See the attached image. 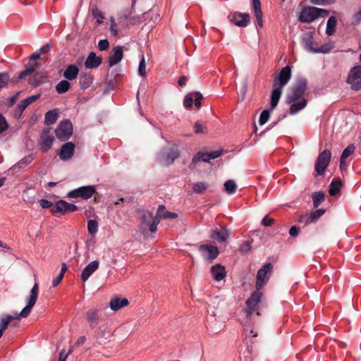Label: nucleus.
<instances>
[{
    "instance_id": "nucleus-1",
    "label": "nucleus",
    "mask_w": 361,
    "mask_h": 361,
    "mask_svg": "<svg viewBox=\"0 0 361 361\" xmlns=\"http://www.w3.org/2000/svg\"><path fill=\"white\" fill-rule=\"evenodd\" d=\"M307 85L305 79L299 78L290 88L286 96V102L290 105L288 110L290 114L295 115L306 107L307 101L304 94L307 90Z\"/></svg>"
},
{
    "instance_id": "nucleus-2",
    "label": "nucleus",
    "mask_w": 361,
    "mask_h": 361,
    "mask_svg": "<svg viewBox=\"0 0 361 361\" xmlns=\"http://www.w3.org/2000/svg\"><path fill=\"white\" fill-rule=\"evenodd\" d=\"M39 294V286L37 282L32 288L30 295L27 299L26 306L21 310L20 314H5L0 319V329L6 330L13 320H19L20 317L26 318L30 313L32 307L36 303Z\"/></svg>"
},
{
    "instance_id": "nucleus-3",
    "label": "nucleus",
    "mask_w": 361,
    "mask_h": 361,
    "mask_svg": "<svg viewBox=\"0 0 361 361\" xmlns=\"http://www.w3.org/2000/svg\"><path fill=\"white\" fill-rule=\"evenodd\" d=\"M290 78L291 68L288 66L283 67L279 74L274 78L271 94V110L274 109L277 106L281 98L283 89L288 83Z\"/></svg>"
},
{
    "instance_id": "nucleus-4",
    "label": "nucleus",
    "mask_w": 361,
    "mask_h": 361,
    "mask_svg": "<svg viewBox=\"0 0 361 361\" xmlns=\"http://www.w3.org/2000/svg\"><path fill=\"white\" fill-rule=\"evenodd\" d=\"M327 10L313 6L306 7L300 13L299 20L302 23H312L319 17L329 16Z\"/></svg>"
},
{
    "instance_id": "nucleus-5",
    "label": "nucleus",
    "mask_w": 361,
    "mask_h": 361,
    "mask_svg": "<svg viewBox=\"0 0 361 361\" xmlns=\"http://www.w3.org/2000/svg\"><path fill=\"white\" fill-rule=\"evenodd\" d=\"M262 293L259 290L254 291L246 301V306L244 310L246 317L252 319L254 314L259 315L258 312L259 303L261 300Z\"/></svg>"
},
{
    "instance_id": "nucleus-6",
    "label": "nucleus",
    "mask_w": 361,
    "mask_h": 361,
    "mask_svg": "<svg viewBox=\"0 0 361 361\" xmlns=\"http://www.w3.org/2000/svg\"><path fill=\"white\" fill-rule=\"evenodd\" d=\"M331 159V153L329 149H325L319 154L314 165L317 176L322 175L324 173L330 163Z\"/></svg>"
},
{
    "instance_id": "nucleus-7",
    "label": "nucleus",
    "mask_w": 361,
    "mask_h": 361,
    "mask_svg": "<svg viewBox=\"0 0 361 361\" xmlns=\"http://www.w3.org/2000/svg\"><path fill=\"white\" fill-rule=\"evenodd\" d=\"M95 192L96 187L94 185L82 186L68 192L67 197L68 198L81 197L84 200H87L90 198Z\"/></svg>"
},
{
    "instance_id": "nucleus-8",
    "label": "nucleus",
    "mask_w": 361,
    "mask_h": 361,
    "mask_svg": "<svg viewBox=\"0 0 361 361\" xmlns=\"http://www.w3.org/2000/svg\"><path fill=\"white\" fill-rule=\"evenodd\" d=\"M56 137L65 141L68 140L73 134V125L70 120L61 121L55 130Z\"/></svg>"
},
{
    "instance_id": "nucleus-9",
    "label": "nucleus",
    "mask_w": 361,
    "mask_h": 361,
    "mask_svg": "<svg viewBox=\"0 0 361 361\" xmlns=\"http://www.w3.org/2000/svg\"><path fill=\"white\" fill-rule=\"evenodd\" d=\"M272 268L273 266L271 263H267L258 270L255 283V286L257 290L261 289L268 281V274L271 273Z\"/></svg>"
},
{
    "instance_id": "nucleus-10",
    "label": "nucleus",
    "mask_w": 361,
    "mask_h": 361,
    "mask_svg": "<svg viewBox=\"0 0 361 361\" xmlns=\"http://www.w3.org/2000/svg\"><path fill=\"white\" fill-rule=\"evenodd\" d=\"M347 82L353 90H361V66H354L350 71Z\"/></svg>"
},
{
    "instance_id": "nucleus-11",
    "label": "nucleus",
    "mask_w": 361,
    "mask_h": 361,
    "mask_svg": "<svg viewBox=\"0 0 361 361\" xmlns=\"http://www.w3.org/2000/svg\"><path fill=\"white\" fill-rule=\"evenodd\" d=\"M179 156L178 150L174 149H165L158 154V161L163 166H169L173 163Z\"/></svg>"
},
{
    "instance_id": "nucleus-12",
    "label": "nucleus",
    "mask_w": 361,
    "mask_h": 361,
    "mask_svg": "<svg viewBox=\"0 0 361 361\" xmlns=\"http://www.w3.org/2000/svg\"><path fill=\"white\" fill-rule=\"evenodd\" d=\"M77 206L74 204L67 202L64 200H59L51 209V212L54 215H56L57 213L65 214L68 212H74L77 210Z\"/></svg>"
},
{
    "instance_id": "nucleus-13",
    "label": "nucleus",
    "mask_w": 361,
    "mask_h": 361,
    "mask_svg": "<svg viewBox=\"0 0 361 361\" xmlns=\"http://www.w3.org/2000/svg\"><path fill=\"white\" fill-rule=\"evenodd\" d=\"M250 18V15L244 13L233 12L228 16V19L231 23L242 27L248 25Z\"/></svg>"
},
{
    "instance_id": "nucleus-14",
    "label": "nucleus",
    "mask_w": 361,
    "mask_h": 361,
    "mask_svg": "<svg viewBox=\"0 0 361 361\" xmlns=\"http://www.w3.org/2000/svg\"><path fill=\"white\" fill-rule=\"evenodd\" d=\"M230 235L231 232L227 228L221 227L220 229L216 228L212 230L210 238L219 243H222L227 241Z\"/></svg>"
},
{
    "instance_id": "nucleus-15",
    "label": "nucleus",
    "mask_w": 361,
    "mask_h": 361,
    "mask_svg": "<svg viewBox=\"0 0 361 361\" xmlns=\"http://www.w3.org/2000/svg\"><path fill=\"white\" fill-rule=\"evenodd\" d=\"M54 136L51 133V130L49 128H47L43 130L40 140H39V145L41 149L44 152L48 151L53 144Z\"/></svg>"
},
{
    "instance_id": "nucleus-16",
    "label": "nucleus",
    "mask_w": 361,
    "mask_h": 361,
    "mask_svg": "<svg viewBox=\"0 0 361 361\" xmlns=\"http://www.w3.org/2000/svg\"><path fill=\"white\" fill-rule=\"evenodd\" d=\"M159 222L160 220L159 218L153 216L152 212H146L142 216V226L145 227L148 226L152 233L157 230V225Z\"/></svg>"
},
{
    "instance_id": "nucleus-17",
    "label": "nucleus",
    "mask_w": 361,
    "mask_h": 361,
    "mask_svg": "<svg viewBox=\"0 0 361 361\" xmlns=\"http://www.w3.org/2000/svg\"><path fill=\"white\" fill-rule=\"evenodd\" d=\"M123 57V47L118 45L113 48L109 57V66L112 67L118 64Z\"/></svg>"
},
{
    "instance_id": "nucleus-18",
    "label": "nucleus",
    "mask_w": 361,
    "mask_h": 361,
    "mask_svg": "<svg viewBox=\"0 0 361 361\" xmlns=\"http://www.w3.org/2000/svg\"><path fill=\"white\" fill-rule=\"evenodd\" d=\"M200 250L204 257H207L210 260H213L217 257L219 254L218 247L214 245L204 244L200 246Z\"/></svg>"
},
{
    "instance_id": "nucleus-19",
    "label": "nucleus",
    "mask_w": 361,
    "mask_h": 361,
    "mask_svg": "<svg viewBox=\"0 0 361 361\" xmlns=\"http://www.w3.org/2000/svg\"><path fill=\"white\" fill-rule=\"evenodd\" d=\"M99 266V262L98 260H94L90 262L82 269L80 279L83 282L87 281V279L92 276V274L97 270Z\"/></svg>"
},
{
    "instance_id": "nucleus-20",
    "label": "nucleus",
    "mask_w": 361,
    "mask_h": 361,
    "mask_svg": "<svg viewBox=\"0 0 361 361\" xmlns=\"http://www.w3.org/2000/svg\"><path fill=\"white\" fill-rule=\"evenodd\" d=\"M75 145L71 142H66L61 146L59 156L61 160L67 161L73 157Z\"/></svg>"
},
{
    "instance_id": "nucleus-21",
    "label": "nucleus",
    "mask_w": 361,
    "mask_h": 361,
    "mask_svg": "<svg viewBox=\"0 0 361 361\" xmlns=\"http://www.w3.org/2000/svg\"><path fill=\"white\" fill-rule=\"evenodd\" d=\"M107 307L101 308H92L87 312V320L90 323L92 328H95L98 324V320L99 318V313L104 309H106Z\"/></svg>"
},
{
    "instance_id": "nucleus-22",
    "label": "nucleus",
    "mask_w": 361,
    "mask_h": 361,
    "mask_svg": "<svg viewBox=\"0 0 361 361\" xmlns=\"http://www.w3.org/2000/svg\"><path fill=\"white\" fill-rule=\"evenodd\" d=\"M302 44L307 51L315 53L317 51V44L313 42L312 36L310 32H306L302 35Z\"/></svg>"
},
{
    "instance_id": "nucleus-23",
    "label": "nucleus",
    "mask_w": 361,
    "mask_h": 361,
    "mask_svg": "<svg viewBox=\"0 0 361 361\" xmlns=\"http://www.w3.org/2000/svg\"><path fill=\"white\" fill-rule=\"evenodd\" d=\"M210 271L212 277L216 281H220L226 277V272L225 267L220 264H216L212 266Z\"/></svg>"
},
{
    "instance_id": "nucleus-24",
    "label": "nucleus",
    "mask_w": 361,
    "mask_h": 361,
    "mask_svg": "<svg viewBox=\"0 0 361 361\" xmlns=\"http://www.w3.org/2000/svg\"><path fill=\"white\" fill-rule=\"evenodd\" d=\"M102 62V59L99 56H97L94 52H90L85 62V66L87 68H96L99 67Z\"/></svg>"
},
{
    "instance_id": "nucleus-25",
    "label": "nucleus",
    "mask_w": 361,
    "mask_h": 361,
    "mask_svg": "<svg viewBox=\"0 0 361 361\" xmlns=\"http://www.w3.org/2000/svg\"><path fill=\"white\" fill-rule=\"evenodd\" d=\"M255 16L257 20V25L259 27H263V13L261 9L260 0H252Z\"/></svg>"
},
{
    "instance_id": "nucleus-26",
    "label": "nucleus",
    "mask_w": 361,
    "mask_h": 361,
    "mask_svg": "<svg viewBox=\"0 0 361 361\" xmlns=\"http://www.w3.org/2000/svg\"><path fill=\"white\" fill-rule=\"evenodd\" d=\"M129 302L126 298H114L109 302V307L113 311H117L128 305Z\"/></svg>"
},
{
    "instance_id": "nucleus-27",
    "label": "nucleus",
    "mask_w": 361,
    "mask_h": 361,
    "mask_svg": "<svg viewBox=\"0 0 361 361\" xmlns=\"http://www.w3.org/2000/svg\"><path fill=\"white\" fill-rule=\"evenodd\" d=\"M79 73L78 68L75 65H69L63 72V77L68 80L75 79Z\"/></svg>"
},
{
    "instance_id": "nucleus-28",
    "label": "nucleus",
    "mask_w": 361,
    "mask_h": 361,
    "mask_svg": "<svg viewBox=\"0 0 361 361\" xmlns=\"http://www.w3.org/2000/svg\"><path fill=\"white\" fill-rule=\"evenodd\" d=\"M156 216L161 220V219H175L178 216V214L174 212H167L164 205H159Z\"/></svg>"
},
{
    "instance_id": "nucleus-29",
    "label": "nucleus",
    "mask_w": 361,
    "mask_h": 361,
    "mask_svg": "<svg viewBox=\"0 0 361 361\" xmlns=\"http://www.w3.org/2000/svg\"><path fill=\"white\" fill-rule=\"evenodd\" d=\"M39 94H35L30 97H28L25 98V99L22 100L18 104V112L20 114L27 107L28 105L32 104V102H35L37 99L39 98Z\"/></svg>"
},
{
    "instance_id": "nucleus-30",
    "label": "nucleus",
    "mask_w": 361,
    "mask_h": 361,
    "mask_svg": "<svg viewBox=\"0 0 361 361\" xmlns=\"http://www.w3.org/2000/svg\"><path fill=\"white\" fill-rule=\"evenodd\" d=\"M58 110L53 109L48 111L44 116V123L47 126L51 125L54 123L58 118Z\"/></svg>"
},
{
    "instance_id": "nucleus-31",
    "label": "nucleus",
    "mask_w": 361,
    "mask_h": 361,
    "mask_svg": "<svg viewBox=\"0 0 361 361\" xmlns=\"http://www.w3.org/2000/svg\"><path fill=\"white\" fill-rule=\"evenodd\" d=\"M111 336V334L106 329H102L101 327L99 329L97 336V339L100 344H104Z\"/></svg>"
},
{
    "instance_id": "nucleus-32",
    "label": "nucleus",
    "mask_w": 361,
    "mask_h": 361,
    "mask_svg": "<svg viewBox=\"0 0 361 361\" xmlns=\"http://www.w3.org/2000/svg\"><path fill=\"white\" fill-rule=\"evenodd\" d=\"M92 77L89 74H82L80 76L79 82L82 89L88 88L92 83Z\"/></svg>"
},
{
    "instance_id": "nucleus-33",
    "label": "nucleus",
    "mask_w": 361,
    "mask_h": 361,
    "mask_svg": "<svg viewBox=\"0 0 361 361\" xmlns=\"http://www.w3.org/2000/svg\"><path fill=\"white\" fill-rule=\"evenodd\" d=\"M336 23L337 20L334 16H331L328 19L326 29V33L327 34V35L330 36L334 34V32H335Z\"/></svg>"
},
{
    "instance_id": "nucleus-34",
    "label": "nucleus",
    "mask_w": 361,
    "mask_h": 361,
    "mask_svg": "<svg viewBox=\"0 0 361 361\" xmlns=\"http://www.w3.org/2000/svg\"><path fill=\"white\" fill-rule=\"evenodd\" d=\"M312 198L313 200V206L314 208H317L322 202L324 201L325 195L322 192H313L312 195Z\"/></svg>"
},
{
    "instance_id": "nucleus-35",
    "label": "nucleus",
    "mask_w": 361,
    "mask_h": 361,
    "mask_svg": "<svg viewBox=\"0 0 361 361\" xmlns=\"http://www.w3.org/2000/svg\"><path fill=\"white\" fill-rule=\"evenodd\" d=\"M354 145H348L342 152L340 159V168H342V164H344V161L346 158H348L350 154H352L355 151Z\"/></svg>"
},
{
    "instance_id": "nucleus-36",
    "label": "nucleus",
    "mask_w": 361,
    "mask_h": 361,
    "mask_svg": "<svg viewBox=\"0 0 361 361\" xmlns=\"http://www.w3.org/2000/svg\"><path fill=\"white\" fill-rule=\"evenodd\" d=\"M341 186V182L339 180L334 179L329 186V193L331 196L336 195L339 191Z\"/></svg>"
},
{
    "instance_id": "nucleus-37",
    "label": "nucleus",
    "mask_w": 361,
    "mask_h": 361,
    "mask_svg": "<svg viewBox=\"0 0 361 361\" xmlns=\"http://www.w3.org/2000/svg\"><path fill=\"white\" fill-rule=\"evenodd\" d=\"M224 190L225 191L229 194H234L237 190V185L233 180H228L224 183Z\"/></svg>"
},
{
    "instance_id": "nucleus-38",
    "label": "nucleus",
    "mask_w": 361,
    "mask_h": 361,
    "mask_svg": "<svg viewBox=\"0 0 361 361\" xmlns=\"http://www.w3.org/2000/svg\"><path fill=\"white\" fill-rule=\"evenodd\" d=\"M70 87H71V84L68 80H61L56 85V91L59 94H63L69 90Z\"/></svg>"
},
{
    "instance_id": "nucleus-39",
    "label": "nucleus",
    "mask_w": 361,
    "mask_h": 361,
    "mask_svg": "<svg viewBox=\"0 0 361 361\" xmlns=\"http://www.w3.org/2000/svg\"><path fill=\"white\" fill-rule=\"evenodd\" d=\"M211 160L210 155L209 153H197L192 159V164H196L200 161H204V162H209Z\"/></svg>"
},
{
    "instance_id": "nucleus-40",
    "label": "nucleus",
    "mask_w": 361,
    "mask_h": 361,
    "mask_svg": "<svg viewBox=\"0 0 361 361\" xmlns=\"http://www.w3.org/2000/svg\"><path fill=\"white\" fill-rule=\"evenodd\" d=\"M209 188V185L204 182H197L193 184L192 190L194 192L200 194Z\"/></svg>"
},
{
    "instance_id": "nucleus-41",
    "label": "nucleus",
    "mask_w": 361,
    "mask_h": 361,
    "mask_svg": "<svg viewBox=\"0 0 361 361\" xmlns=\"http://www.w3.org/2000/svg\"><path fill=\"white\" fill-rule=\"evenodd\" d=\"M33 160L32 155H27L20 160L16 165L13 166V170H16L17 168H23L27 166L29 164L32 162Z\"/></svg>"
},
{
    "instance_id": "nucleus-42",
    "label": "nucleus",
    "mask_w": 361,
    "mask_h": 361,
    "mask_svg": "<svg viewBox=\"0 0 361 361\" xmlns=\"http://www.w3.org/2000/svg\"><path fill=\"white\" fill-rule=\"evenodd\" d=\"M87 230L90 235H94L98 231V224L95 220L91 219L87 222Z\"/></svg>"
},
{
    "instance_id": "nucleus-43",
    "label": "nucleus",
    "mask_w": 361,
    "mask_h": 361,
    "mask_svg": "<svg viewBox=\"0 0 361 361\" xmlns=\"http://www.w3.org/2000/svg\"><path fill=\"white\" fill-rule=\"evenodd\" d=\"M92 14L93 17L96 19L97 23L98 24H101L103 23L104 17L102 12L99 9H98L97 8H93L92 9Z\"/></svg>"
},
{
    "instance_id": "nucleus-44",
    "label": "nucleus",
    "mask_w": 361,
    "mask_h": 361,
    "mask_svg": "<svg viewBox=\"0 0 361 361\" xmlns=\"http://www.w3.org/2000/svg\"><path fill=\"white\" fill-rule=\"evenodd\" d=\"M9 78L10 75L8 73H0V90L7 86Z\"/></svg>"
},
{
    "instance_id": "nucleus-45",
    "label": "nucleus",
    "mask_w": 361,
    "mask_h": 361,
    "mask_svg": "<svg viewBox=\"0 0 361 361\" xmlns=\"http://www.w3.org/2000/svg\"><path fill=\"white\" fill-rule=\"evenodd\" d=\"M326 210L324 209H319L309 213L311 216L312 221L315 223L324 213Z\"/></svg>"
},
{
    "instance_id": "nucleus-46",
    "label": "nucleus",
    "mask_w": 361,
    "mask_h": 361,
    "mask_svg": "<svg viewBox=\"0 0 361 361\" xmlns=\"http://www.w3.org/2000/svg\"><path fill=\"white\" fill-rule=\"evenodd\" d=\"M298 221L300 224H303L304 225H307V224L314 223V221H312L310 214L308 213L301 214L299 216Z\"/></svg>"
},
{
    "instance_id": "nucleus-47",
    "label": "nucleus",
    "mask_w": 361,
    "mask_h": 361,
    "mask_svg": "<svg viewBox=\"0 0 361 361\" xmlns=\"http://www.w3.org/2000/svg\"><path fill=\"white\" fill-rule=\"evenodd\" d=\"M270 110L266 109L261 113L259 120V123L261 126H263L268 121L270 116Z\"/></svg>"
},
{
    "instance_id": "nucleus-48",
    "label": "nucleus",
    "mask_w": 361,
    "mask_h": 361,
    "mask_svg": "<svg viewBox=\"0 0 361 361\" xmlns=\"http://www.w3.org/2000/svg\"><path fill=\"white\" fill-rule=\"evenodd\" d=\"M138 74L142 77L146 75V63L144 56H142L138 67Z\"/></svg>"
},
{
    "instance_id": "nucleus-49",
    "label": "nucleus",
    "mask_w": 361,
    "mask_h": 361,
    "mask_svg": "<svg viewBox=\"0 0 361 361\" xmlns=\"http://www.w3.org/2000/svg\"><path fill=\"white\" fill-rule=\"evenodd\" d=\"M193 100H194L193 92L188 94L184 98V101H183L184 106L185 108H190L193 104V102H194Z\"/></svg>"
},
{
    "instance_id": "nucleus-50",
    "label": "nucleus",
    "mask_w": 361,
    "mask_h": 361,
    "mask_svg": "<svg viewBox=\"0 0 361 361\" xmlns=\"http://www.w3.org/2000/svg\"><path fill=\"white\" fill-rule=\"evenodd\" d=\"M194 104L196 107L200 108L201 106V101L203 99L202 94L199 92H194Z\"/></svg>"
},
{
    "instance_id": "nucleus-51",
    "label": "nucleus",
    "mask_w": 361,
    "mask_h": 361,
    "mask_svg": "<svg viewBox=\"0 0 361 361\" xmlns=\"http://www.w3.org/2000/svg\"><path fill=\"white\" fill-rule=\"evenodd\" d=\"M251 243L250 241H245L240 247V251L243 254H246L249 252L251 250Z\"/></svg>"
},
{
    "instance_id": "nucleus-52",
    "label": "nucleus",
    "mask_w": 361,
    "mask_h": 361,
    "mask_svg": "<svg viewBox=\"0 0 361 361\" xmlns=\"http://www.w3.org/2000/svg\"><path fill=\"white\" fill-rule=\"evenodd\" d=\"M8 128V124L7 123V121L6 118L2 115L0 114V133H4L6 131Z\"/></svg>"
},
{
    "instance_id": "nucleus-53",
    "label": "nucleus",
    "mask_w": 361,
    "mask_h": 361,
    "mask_svg": "<svg viewBox=\"0 0 361 361\" xmlns=\"http://www.w3.org/2000/svg\"><path fill=\"white\" fill-rule=\"evenodd\" d=\"M36 70L35 66H32L27 68H26L25 71H22L19 75V78L23 79L25 77H26L28 75H30Z\"/></svg>"
},
{
    "instance_id": "nucleus-54",
    "label": "nucleus",
    "mask_w": 361,
    "mask_h": 361,
    "mask_svg": "<svg viewBox=\"0 0 361 361\" xmlns=\"http://www.w3.org/2000/svg\"><path fill=\"white\" fill-rule=\"evenodd\" d=\"M39 205L43 208V209H48V208H52L54 204L47 200H45V199H41L39 200Z\"/></svg>"
},
{
    "instance_id": "nucleus-55",
    "label": "nucleus",
    "mask_w": 361,
    "mask_h": 361,
    "mask_svg": "<svg viewBox=\"0 0 361 361\" xmlns=\"http://www.w3.org/2000/svg\"><path fill=\"white\" fill-rule=\"evenodd\" d=\"M109 46V41L107 39H101L98 43V49L100 51H104L108 49Z\"/></svg>"
},
{
    "instance_id": "nucleus-56",
    "label": "nucleus",
    "mask_w": 361,
    "mask_h": 361,
    "mask_svg": "<svg viewBox=\"0 0 361 361\" xmlns=\"http://www.w3.org/2000/svg\"><path fill=\"white\" fill-rule=\"evenodd\" d=\"M110 22H111L110 31L113 35L116 36L118 34V30L116 29V24L115 19L114 17L110 18Z\"/></svg>"
},
{
    "instance_id": "nucleus-57",
    "label": "nucleus",
    "mask_w": 361,
    "mask_h": 361,
    "mask_svg": "<svg viewBox=\"0 0 361 361\" xmlns=\"http://www.w3.org/2000/svg\"><path fill=\"white\" fill-rule=\"evenodd\" d=\"M274 220L271 218H269L268 216H265L262 221V224L264 226H270L273 224Z\"/></svg>"
},
{
    "instance_id": "nucleus-58",
    "label": "nucleus",
    "mask_w": 361,
    "mask_h": 361,
    "mask_svg": "<svg viewBox=\"0 0 361 361\" xmlns=\"http://www.w3.org/2000/svg\"><path fill=\"white\" fill-rule=\"evenodd\" d=\"M311 2L317 5H326L331 4L333 0H311Z\"/></svg>"
},
{
    "instance_id": "nucleus-59",
    "label": "nucleus",
    "mask_w": 361,
    "mask_h": 361,
    "mask_svg": "<svg viewBox=\"0 0 361 361\" xmlns=\"http://www.w3.org/2000/svg\"><path fill=\"white\" fill-rule=\"evenodd\" d=\"M298 232H299V227H298L297 226H293L289 229V234L292 237L297 236L298 235Z\"/></svg>"
},
{
    "instance_id": "nucleus-60",
    "label": "nucleus",
    "mask_w": 361,
    "mask_h": 361,
    "mask_svg": "<svg viewBox=\"0 0 361 361\" xmlns=\"http://www.w3.org/2000/svg\"><path fill=\"white\" fill-rule=\"evenodd\" d=\"M63 276L62 274H59L56 278H54L52 281V286L53 287L57 286L59 283L61 281Z\"/></svg>"
},
{
    "instance_id": "nucleus-61",
    "label": "nucleus",
    "mask_w": 361,
    "mask_h": 361,
    "mask_svg": "<svg viewBox=\"0 0 361 361\" xmlns=\"http://www.w3.org/2000/svg\"><path fill=\"white\" fill-rule=\"evenodd\" d=\"M194 128H195V132L196 133H204L202 126L198 122L195 123V124L194 126Z\"/></svg>"
},
{
    "instance_id": "nucleus-62",
    "label": "nucleus",
    "mask_w": 361,
    "mask_h": 361,
    "mask_svg": "<svg viewBox=\"0 0 361 361\" xmlns=\"http://www.w3.org/2000/svg\"><path fill=\"white\" fill-rule=\"evenodd\" d=\"M328 45H322L320 48L317 47V51L315 53H327L329 51Z\"/></svg>"
},
{
    "instance_id": "nucleus-63",
    "label": "nucleus",
    "mask_w": 361,
    "mask_h": 361,
    "mask_svg": "<svg viewBox=\"0 0 361 361\" xmlns=\"http://www.w3.org/2000/svg\"><path fill=\"white\" fill-rule=\"evenodd\" d=\"M353 21L356 24L359 23L361 21V11L356 13L353 16Z\"/></svg>"
},
{
    "instance_id": "nucleus-64",
    "label": "nucleus",
    "mask_w": 361,
    "mask_h": 361,
    "mask_svg": "<svg viewBox=\"0 0 361 361\" xmlns=\"http://www.w3.org/2000/svg\"><path fill=\"white\" fill-rule=\"evenodd\" d=\"M49 49H50V45L49 44H47L45 46L42 47L38 51L40 53V54H42L48 52L49 51Z\"/></svg>"
}]
</instances>
